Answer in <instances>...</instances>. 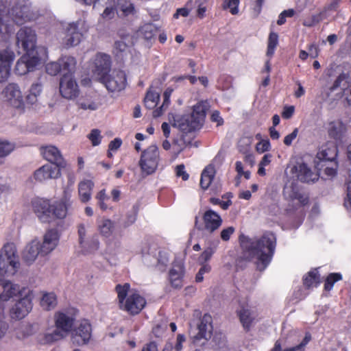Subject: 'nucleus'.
<instances>
[{"label":"nucleus","instance_id":"obj_64","mask_svg":"<svg viewBox=\"0 0 351 351\" xmlns=\"http://www.w3.org/2000/svg\"><path fill=\"white\" fill-rule=\"evenodd\" d=\"M234 231L235 228L232 226L223 229L220 234L221 239L224 241H228Z\"/></svg>","mask_w":351,"mask_h":351},{"label":"nucleus","instance_id":"obj_12","mask_svg":"<svg viewBox=\"0 0 351 351\" xmlns=\"http://www.w3.org/2000/svg\"><path fill=\"white\" fill-rule=\"evenodd\" d=\"M173 126L184 133L195 131L197 127V106L193 105L189 112L177 116L174 119Z\"/></svg>","mask_w":351,"mask_h":351},{"label":"nucleus","instance_id":"obj_32","mask_svg":"<svg viewBox=\"0 0 351 351\" xmlns=\"http://www.w3.org/2000/svg\"><path fill=\"white\" fill-rule=\"evenodd\" d=\"M213 329L212 317L209 314H205L199 324V341L202 339H210Z\"/></svg>","mask_w":351,"mask_h":351},{"label":"nucleus","instance_id":"obj_42","mask_svg":"<svg viewBox=\"0 0 351 351\" xmlns=\"http://www.w3.org/2000/svg\"><path fill=\"white\" fill-rule=\"evenodd\" d=\"M278 44V35L275 32H271L269 35L266 56L271 58Z\"/></svg>","mask_w":351,"mask_h":351},{"label":"nucleus","instance_id":"obj_62","mask_svg":"<svg viewBox=\"0 0 351 351\" xmlns=\"http://www.w3.org/2000/svg\"><path fill=\"white\" fill-rule=\"evenodd\" d=\"M341 2V0H332L329 4L324 7V10L322 12L324 14L328 12L337 11Z\"/></svg>","mask_w":351,"mask_h":351},{"label":"nucleus","instance_id":"obj_28","mask_svg":"<svg viewBox=\"0 0 351 351\" xmlns=\"http://www.w3.org/2000/svg\"><path fill=\"white\" fill-rule=\"evenodd\" d=\"M40 152L44 158L56 164L57 167L62 165L63 158L60 151L56 146L51 145L43 146L40 148Z\"/></svg>","mask_w":351,"mask_h":351},{"label":"nucleus","instance_id":"obj_14","mask_svg":"<svg viewBox=\"0 0 351 351\" xmlns=\"http://www.w3.org/2000/svg\"><path fill=\"white\" fill-rule=\"evenodd\" d=\"M60 93L66 99H73L79 95V86L73 75L63 74L60 81Z\"/></svg>","mask_w":351,"mask_h":351},{"label":"nucleus","instance_id":"obj_57","mask_svg":"<svg viewBox=\"0 0 351 351\" xmlns=\"http://www.w3.org/2000/svg\"><path fill=\"white\" fill-rule=\"evenodd\" d=\"M169 262L168 254L164 252H159L157 258V266L160 269L163 270Z\"/></svg>","mask_w":351,"mask_h":351},{"label":"nucleus","instance_id":"obj_63","mask_svg":"<svg viewBox=\"0 0 351 351\" xmlns=\"http://www.w3.org/2000/svg\"><path fill=\"white\" fill-rule=\"evenodd\" d=\"M201 265V267L199 269V282L203 280V275L210 271L211 267L208 263H199Z\"/></svg>","mask_w":351,"mask_h":351},{"label":"nucleus","instance_id":"obj_41","mask_svg":"<svg viewBox=\"0 0 351 351\" xmlns=\"http://www.w3.org/2000/svg\"><path fill=\"white\" fill-rule=\"evenodd\" d=\"M173 92V90L172 89H167L165 92H164V94H163V103L162 104V106L156 109L155 110H154L153 112V116L154 117H158L160 116H161L164 111L167 109V108L169 106V105L170 104V97H171V93Z\"/></svg>","mask_w":351,"mask_h":351},{"label":"nucleus","instance_id":"obj_25","mask_svg":"<svg viewBox=\"0 0 351 351\" xmlns=\"http://www.w3.org/2000/svg\"><path fill=\"white\" fill-rule=\"evenodd\" d=\"M184 274V269L182 262L175 261L169 274V282L173 287L178 289L182 287Z\"/></svg>","mask_w":351,"mask_h":351},{"label":"nucleus","instance_id":"obj_15","mask_svg":"<svg viewBox=\"0 0 351 351\" xmlns=\"http://www.w3.org/2000/svg\"><path fill=\"white\" fill-rule=\"evenodd\" d=\"M291 172L297 180L304 183H314L319 178L318 173L313 171L305 162H296Z\"/></svg>","mask_w":351,"mask_h":351},{"label":"nucleus","instance_id":"obj_31","mask_svg":"<svg viewBox=\"0 0 351 351\" xmlns=\"http://www.w3.org/2000/svg\"><path fill=\"white\" fill-rule=\"evenodd\" d=\"M94 186V182L91 180L85 179L79 182L78 194L82 203H86L90 200Z\"/></svg>","mask_w":351,"mask_h":351},{"label":"nucleus","instance_id":"obj_33","mask_svg":"<svg viewBox=\"0 0 351 351\" xmlns=\"http://www.w3.org/2000/svg\"><path fill=\"white\" fill-rule=\"evenodd\" d=\"M39 304L44 311H49L53 310L58 305L56 294L54 292H43Z\"/></svg>","mask_w":351,"mask_h":351},{"label":"nucleus","instance_id":"obj_47","mask_svg":"<svg viewBox=\"0 0 351 351\" xmlns=\"http://www.w3.org/2000/svg\"><path fill=\"white\" fill-rule=\"evenodd\" d=\"M210 108V102L208 100L199 102V130L202 128L203 123H202V118L204 119L206 113Z\"/></svg>","mask_w":351,"mask_h":351},{"label":"nucleus","instance_id":"obj_54","mask_svg":"<svg viewBox=\"0 0 351 351\" xmlns=\"http://www.w3.org/2000/svg\"><path fill=\"white\" fill-rule=\"evenodd\" d=\"M128 45L124 40H117L114 43V53L116 56H122L123 53H125L128 49Z\"/></svg>","mask_w":351,"mask_h":351},{"label":"nucleus","instance_id":"obj_40","mask_svg":"<svg viewBox=\"0 0 351 351\" xmlns=\"http://www.w3.org/2000/svg\"><path fill=\"white\" fill-rule=\"evenodd\" d=\"M159 100V93L149 90L147 91L144 99L145 106L148 109H153L157 106Z\"/></svg>","mask_w":351,"mask_h":351},{"label":"nucleus","instance_id":"obj_13","mask_svg":"<svg viewBox=\"0 0 351 351\" xmlns=\"http://www.w3.org/2000/svg\"><path fill=\"white\" fill-rule=\"evenodd\" d=\"M73 344L82 346L88 343L92 335V327L87 319H82L71 332Z\"/></svg>","mask_w":351,"mask_h":351},{"label":"nucleus","instance_id":"obj_39","mask_svg":"<svg viewBox=\"0 0 351 351\" xmlns=\"http://www.w3.org/2000/svg\"><path fill=\"white\" fill-rule=\"evenodd\" d=\"M304 285L309 289L317 287L319 284V275L317 269H313L308 272L303 278Z\"/></svg>","mask_w":351,"mask_h":351},{"label":"nucleus","instance_id":"obj_18","mask_svg":"<svg viewBox=\"0 0 351 351\" xmlns=\"http://www.w3.org/2000/svg\"><path fill=\"white\" fill-rule=\"evenodd\" d=\"M42 247L40 241L37 239H33L28 242L22 252V258L27 265H32L37 259L39 255L42 256Z\"/></svg>","mask_w":351,"mask_h":351},{"label":"nucleus","instance_id":"obj_37","mask_svg":"<svg viewBox=\"0 0 351 351\" xmlns=\"http://www.w3.org/2000/svg\"><path fill=\"white\" fill-rule=\"evenodd\" d=\"M97 228L103 237H109L114 231V222L108 219H103L98 223Z\"/></svg>","mask_w":351,"mask_h":351},{"label":"nucleus","instance_id":"obj_21","mask_svg":"<svg viewBox=\"0 0 351 351\" xmlns=\"http://www.w3.org/2000/svg\"><path fill=\"white\" fill-rule=\"evenodd\" d=\"M237 314L243 328L246 331H249L252 323L257 317L256 310L246 304L241 305L240 309L237 311Z\"/></svg>","mask_w":351,"mask_h":351},{"label":"nucleus","instance_id":"obj_36","mask_svg":"<svg viewBox=\"0 0 351 351\" xmlns=\"http://www.w3.org/2000/svg\"><path fill=\"white\" fill-rule=\"evenodd\" d=\"M117 12H121L124 16L132 15L135 8L130 0H117Z\"/></svg>","mask_w":351,"mask_h":351},{"label":"nucleus","instance_id":"obj_20","mask_svg":"<svg viewBox=\"0 0 351 351\" xmlns=\"http://www.w3.org/2000/svg\"><path fill=\"white\" fill-rule=\"evenodd\" d=\"M60 240V234L56 229H50L46 232L43 241L40 242L42 247V256L49 254L58 246Z\"/></svg>","mask_w":351,"mask_h":351},{"label":"nucleus","instance_id":"obj_16","mask_svg":"<svg viewBox=\"0 0 351 351\" xmlns=\"http://www.w3.org/2000/svg\"><path fill=\"white\" fill-rule=\"evenodd\" d=\"M40 61L37 53H25L16 62L15 73L23 75L32 71L38 64Z\"/></svg>","mask_w":351,"mask_h":351},{"label":"nucleus","instance_id":"obj_50","mask_svg":"<svg viewBox=\"0 0 351 351\" xmlns=\"http://www.w3.org/2000/svg\"><path fill=\"white\" fill-rule=\"evenodd\" d=\"M239 3L240 0H224L222 8L223 10L229 9L232 15H236L239 13Z\"/></svg>","mask_w":351,"mask_h":351},{"label":"nucleus","instance_id":"obj_9","mask_svg":"<svg viewBox=\"0 0 351 351\" xmlns=\"http://www.w3.org/2000/svg\"><path fill=\"white\" fill-rule=\"evenodd\" d=\"M99 81L104 84L109 92L119 93L127 86L126 74L123 71H113L111 74H106Z\"/></svg>","mask_w":351,"mask_h":351},{"label":"nucleus","instance_id":"obj_34","mask_svg":"<svg viewBox=\"0 0 351 351\" xmlns=\"http://www.w3.org/2000/svg\"><path fill=\"white\" fill-rule=\"evenodd\" d=\"M61 72L64 74L72 75L75 71L77 61L72 56H63L59 59Z\"/></svg>","mask_w":351,"mask_h":351},{"label":"nucleus","instance_id":"obj_51","mask_svg":"<svg viewBox=\"0 0 351 351\" xmlns=\"http://www.w3.org/2000/svg\"><path fill=\"white\" fill-rule=\"evenodd\" d=\"M95 198L98 202L97 204H98L99 207L102 210H106L108 208V206L107 204L106 203V202L108 199H109V196L106 194V189H101V191H99L97 193Z\"/></svg>","mask_w":351,"mask_h":351},{"label":"nucleus","instance_id":"obj_46","mask_svg":"<svg viewBox=\"0 0 351 351\" xmlns=\"http://www.w3.org/2000/svg\"><path fill=\"white\" fill-rule=\"evenodd\" d=\"M323 12H321L308 16L303 20L302 25L307 27H312L323 20Z\"/></svg>","mask_w":351,"mask_h":351},{"label":"nucleus","instance_id":"obj_38","mask_svg":"<svg viewBox=\"0 0 351 351\" xmlns=\"http://www.w3.org/2000/svg\"><path fill=\"white\" fill-rule=\"evenodd\" d=\"M158 28L153 23H146L139 29V34L147 41H151L155 36Z\"/></svg>","mask_w":351,"mask_h":351},{"label":"nucleus","instance_id":"obj_24","mask_svg":"<svg viewBox=\"0 0 351 351\" xmlns=\"http://www.w3.org/2000/svg\"><path fill=\"white\" fill-rule=\"evenodd\" d=\"M10 15L7 12L5 3L0 1V34L3 37L10 36L14 32V25L10 21Z\"/></svg>","mask_w":351,"mask_h":351},{"label":"nucleus","instance_id":"obj_26","mask_svg":"<svg viewBox=\"0 0 351 351\" xmlns=\"http://www.w3.org/2000/svg\"><path fill=\"white\" fill-rule=\"evenodd\" d=\"M326 130L329 137L337 141L343 137L347 131V126L341 119H336L328 121Z\"/></svg>","mask_w":351,"mask_h":351},{"label":"nucleus","instance_id":"obj_59","mask_svg":"<svg viewBox=\"0 0 351 351\" xmlns=\"http://www.w3.org/2000/svg\"><path fill=\"white\" fill-rule=\"evenodd\" d=\"M176 175L177 177H181L184 181L189 178V173L185 171V167L184 165H179L176 167L175 169Z\"/></svg>","mask_w":351,"mask_h":351},{"label":"nucleus","instance_id":"obj_53","mask_svg":"<svg viewBox=\"0 0 351 351\" xmlns=\"http://www.w3.org/2000/svg\"><path fill=\"white\" fill-rule=\"evenodd\" d=\"M14 145L8 141H0V158L9 155L14 150Z\"/></svg>","mask_w":351,"mask_h":351},{"label":"nucleus","instance_id":"obj_5","mask_svg":"<svg viewBox=\"0 0 351 351\" xmlns=\"http://www.w3.org/2000/svg\"><path fill=\"white\" fill-rule=\"evenodd\" d=\"M19 268L16 246L13 243L4 245L0 252V278L14 276Z\"/></svg>","mask_w":351,"mask_h":351},{"label":"nucleus","instance_id":"obj_3","mask_svg":"<svg viewBox=\"0 0 351 351\" xmlns=\"http://www.w3.org/2000/svg\"><path fill=\"white\" fill-rule=\"evenodd\" d=\"M71 205V202L66 197L56 201L53 204L45 199H37L32 202L34 213L43 223H49L53 219H64Z\"/></svg>","mask_w":351,"mask_h":351},{"label":"nucleus","instance_id":"obj_6","mask_svg":"<svg viewBox=\"0 0 351 351\" xmlns=\"http://www.w3.org/2000/svg\"><path fill=\"white\" fill-rule=\"evenodd\" d=\"M0 286L2 288L0 293V317H4L5 313L3 302H8L16 297H22L27 291H32L28 287H22L5 278H0Z\"/></svg>","mask_w":351,"mask_h":351},{"label":"nucleus","instance_id":"obj_4","mask_svg":"<svg viewBox=\"0 0 351 351\" xmlns=\"http://www.w3.org/2000/svg\"><path fill=\"white\" fill-rule=\"evenodd\" d=\"M120 309L130 315L138 314L145 306V298L138 291L130 289L129 283L117 285L115 287Z\"/></svg>","mask_w":351,"mask_h":351},{"label":"nucleus","instance_id":"obj_29","mask_svg":"<svg viewBox=\"0 0 351 351\" xmlns=\"http://www.w3.org/2000/svg\"><path fill=\"white\" fill-rule=\"evenodd\" d=\"M12 21L17 25H23L34 19L30 9L27 6L16 7L12 10Z\"/></svg>","mask_w":351,"mask_h":351},{"label":"nucleus","instance_id":"obj_35","mask_svg":"<svg viewBox=\"0 0 351 351\" xmlns=\"http://www.w3.org/2000/svg\"><path fill=\"white\" fill-rule=\"evenodd\" d=\"M215 176V169L214 166L210 165H208L202 172L200 185L201 187L206 190L207 189L210 184L212 183Z\"/></svg>","mask_w":351,"mask_h":351},{"label":"nucleus","instance_id":"obj_22","mask_svg":"<svg viewBox=\"0 0 351 351\" xmlns=\"http://www.w3.org/2000/svg\"><path fill=\"white\" fill-rule=\"evenodd\" d=\"M94 65L93 73L100 80L101 77L108 74L110 69L111 60L110 56L101 53H97L94 60Z\"/></svg>","mask_w":351,"mask_h":351},{"label":"nucleus","instance_id":"obj_58","mask_svg":"<svg viewBox=\"0 0 351 351\" xmlns=\"http://www.w3.org/2000/svg\"><path fill=\"white\" fill-rule=\"evenodd\" d=\"M271 145L268 138L260 141L256 146V149L259 153H264L270 149Z\"/></svg>","mask_w":351,"mask_h":351},{"label":"nucleus","instance_id":"obj_11","mask_svg":"<svg viewBox=\"0 0 351 351\" xmlns=\"http://www.w3.org/2000/svg\"><path fill=\"white\" fill-rule=\"evenodd\" d=\"M3 93L5 101L10 107L16 109L19 112L24 110L25 103L18 84L15 83L8 84L4 88Z\"/></svg>","mask_w":351,"mask_h":351},{"label":"nucleus","instance_id":"obj_19","mask_svg":"<svg viewBox=\"0 0 351 351\" xmlns=\"http://www.w3.org/2000/svg\"><path fill=\"white\" fill-rule=\"evenodd\" d=\"M82 34L79 30L77 23L69 24L66 28L62 44L66 48L77 45L82 40Z\"/></svg>","mask_w":351,"mask_h":351},{"label":"nucleus","instance_id":"obj_55","mask_svg":"<svg viewBox=\"0 0 351 351\" xmlns=\"http://www.w3.org/2000/svg\"><path fill=\"white\" fill-rule=\"evenodd\" d=\"M46 71L51 75H56L61 72L60 64L59 60L58 62H51L46 64Z\"/></svg>","mask_w":351,"mask_h":351},{"label":"nucleus","instance_id":"obj_1","mask_svg":"<svg viewBox=\"0 0 351 351\" xmlns=\"http://www.w3.org/2000/svg\"><path fill=\"white\" fill-rule=\"evenodd\" d=\"M243 254L248 260L256 259V267L263 271L271 263L276 247V235L265 232L261 237H250L241 234L239 237Z\"/></svg>","mask_w":351,"mask_h":351},{"label":"nucleus","instance_id":"obj_52","mask_svg":"<svg viewBox=\"0 0 351 351\" xmlns=\"http://www.w3.org/2000/svg\"><path fill=\"white\" fill-rule=\"evenodd\" d=\"M87 226L81 223L77 226V233L79 236V243L81 247H86V235Z\"/></svg>","mask_w":351,"mask_h":351},{"label":"nucleus","instance_id":"obj_2","mask_svg":"<svg viewBox=\"0 0 351 351\" xmlns=\"http://www.w3.org/2000/svg\"><path fill=\"white\" fill-rule=\"evenodd\" d=\"M77 313L75 308H64L56 312L53 315L56 329L51 332H45L40 342L43 344H51L67 337L73 330Z\"/></svg>","mask_w":351,"mask_h":351},{"label":"nucleus","instance_id":"obj_45","mask_svg":"<svg viewBox=\"0 0 351 351\" xmlns=\"http://www.w3.org/2000/svg\"><path fill=\"white\" fill-rule=\"evenodd\" d=\"M311 339V334L309 332H306L304 337L298 345L286 348L283 350V351H304L306 346L310 342Z\"/></svg>","mask_w":351,"mask_h":351},{"label":"nucleus","instance_id":"obj_23","mask_svg":"<svg viewBox=\"0 0 351 351\" xmlns=\"http://www.w3.org/2000/svg\"><path fill=\"white\" fill-rule=\"evenodd\" d=\"M60 169L53 165H45L34 172L36 180L43 182L49 179H56L60 176Z\"/></svg>","mask_w":351,"mask_h":351},{"label":"nucleus","instance_id":"obj_48","mask_svg":"<svg viewBox=\"0 0 351 351\" xmlns=\"http://www.w3.org/2000/svg\"><path fill=\"white\" fill-rule=\"evenodd\" d=\"M342 279V275L340 273L330 274L326 279L324 284V289L326 291H330L334 286V284Z\"/></svg>","mask_w":351,"mask_h":351},{"label":"nucleus","instance_id":"obj_61","mask_svg":"<svg viewBox=\"0 0 351 351\" xmlns=\"http://www.w3.org/2000/svg\"><path fill=\"white\" fill-rule=\"evenodd\" d=\"M218 86H221L223 90L228 89L231 84V78L228 75H221L218 80Z\"/></svg>","mask_w":351,"mask_h":351},{"label":"nucleus","instance_id":"obj_44","mask_svg":"<svg viewBox=\"0 0 351 351\" xmlns=\"http://www.w3.org/2000/svg\"><path fill=\"white\" fill-rule=\"evenodd\" d=\"M217 246V243H210L199 256V263L201 261H202V263H207L215 253Z\"/></svg>","mask_w":351,"mask_h":351},{"label":"nucleus","instance_id":"obj_17","mask_svg":"<svg viewBox=\"0 0 351 351\" xmlns=\"http://www.w3.org/2000/svg\"><path fill=\"white\" fill-rule=\"evenodd\" d=\"M14 59V52L10 48L0 49V83L8 79Z\"/></svg>","mask_w":351,"mask_h":351},{"label":"nucleus","instance_id":"obj_27","mask_svg":"<svg viewBox=\"0 0 351 351\" xmlns=\"http://www.w3.org/2000/svg\"><path fill=\"white\" fill-rule=\"evenodd\" d=\"M337 156V146L332 142H328L319 147L316 158L320 161H333Z\"/></svg>","mask_w":351,"mask_h":351},{"label":"nucleus","instance_id":"obj_30","mask_svg":"<svg viewBox=\"0 0 351 351\" xmlns=\"http://www.w3.org/2000/svg\"><path fill=\"white\" fill-rule=\"evenodd\" d=\"M204 221L206 229L211 232L217 230L222 223L219 215L212 210H207L204 213Z\"/></svg>","mask_w":351,"mask_h":351},{"label":"nucleus","instance_id":"obj_49","mask_svg":"<svg viewBox=\"0 0 351 351\" xmlns=\"http://www.w3.org/2000/svg\"><path fill=\"white\" fill-rule=\"evenodd\" d=\"M87 138L90 141L91 145L96 147L101 144L103 136L99 129H93L87 135Z\"/></svg>","mask_w":351,"mask_h":351},{"label":"nucleus","instance_id":"obj_56","mask_svg":"<svg viewBox=\"0 0 351 351\" xmlns=\"http://www.w3.org/2000/svg\"><path fill=\"white\" fill-rule=\"evenodd\" d=\"M86 253H93L99 248V241L97 238L86 242V247H82Z\"/></svg>","mask_w":351,"mask_h":351},{"label":"nucleus","instance_id":"obj_43","mask_svg":"<svg viewBox=\"0 0 351 351\" xmlns=\"http://www.w3.org/2000/svg\"><path fill=\"white\" fill-rule=\"evenodd\" d=\"M33 333L32 326L29 324H21L15 329V335L19 339H24Z\"/></svg>","mask_w":351,"mask_h":351},{"label":"nucleus","instance_id":"obj_7","mask_svg":"<svg viewBox=\"0 0 351 351\" xmlns=\"http://www.w3.org/2000/svg\"><path fill=\"white\" fill-rule=\"evenodd\" d=\"M34 293L27 291L9 309L11 319L19 321L26 317L33 308Z\"/></svg>","mask_w":351,"mask_h":351},{"label":"nucleus","instance_id":"obj_10","mask_svg":"<svg viewBox=\"0 0 351 351\" xmlns=\"http://www.w3.org/2000/svg\"><path fill=\"white\" fill-rule=\"evenodd\" d=\"M36 32L32 28L24 27L16 33V45L25 53H36Z\"/></svg>","mask_w":351,"mask_h":351},{"label":"nucleus","instance_id":"obj_60","mask_svg":"<svg viewBox=\"0 0 351 351\" xmlns=\"http://www.w3.org/2000/svg\"><path fill=\"white\" fill-rule=\"evenodd\" d=\"M210 121L217 123V126H221L224 123V120L221 117L219 111L213 110L210 114Z\"/></svg>","mask_w":351,"mask_h":351},{"label":"nucleus","instance_id":"obj_8","mask_svg":"<svg viewBox=\"0 0 351 351\" xmlns=\"http://www.w3.org/2000/svg\"><path fill=\"white\" fill-rule=\"evenodd\" d=\"M159 161V152L156 145H152L141 154L139 165L143 173L149 175L155 172Z\"/></svg>","mask_w":351,"mask_h":351}]
</instances>
